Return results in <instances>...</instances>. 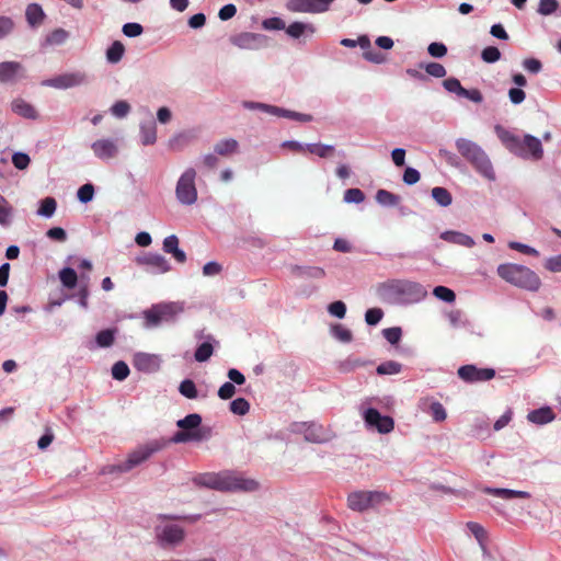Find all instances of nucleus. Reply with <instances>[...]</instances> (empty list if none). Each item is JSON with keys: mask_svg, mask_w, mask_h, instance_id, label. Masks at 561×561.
Wrapping results in <instances>:
<instances>
[{"mask_svg": "<svg viewBox=\"0 0 561 561\" xmlns=\"http://www.w3.org/2000/svg\"><path fill=\"white\" fill-rule=\"evenodd\" d=\"M179 391L187 399L197 398V389L193 380L185 379L180 383Z\"/></svg>", "mask_w": 561, "mask_h": 561, "instance_id": "40", "label": "nucleus"}, {"mask_svg": "<svg viewBox=\"0 0 561 561\" xmlns=\"http://www.w3.org/2000/svg\"><path fill=\"white\" fill-rule=\"evenodd\" d=\"M201 423H202V416L199 414L193 413V414L186 415L182 420H179L176 422V425L182 430H186L188 432L191 430V432H193V431L199 430L198 427H199Z\"/></svg>", "mask_w": 561, "mask_h": 561, "instance_id": "29", "label": "nucleus"}, {"mask_svg": "<svg viewBox=\"0 0 561 561\" xmlns=\"http://www.w3.org/2000/svg\"><path fill=\"white\" fill-rule=\"evenodd\" d=\"M433 294L436 298L446 302H454L456 299L455 293L445 286H436L433 290Z\"/></svg>", "mask_w": 561, "mask_h": 561, "instance_id": "46", "label": "nucleus"}, {"mask_svg": "<svg viewBox=\"0 0 561 561\" xmlns=\"http://www.w3.org/2000/svg\"><path fill=\"white\" fill-rule=\"evenodd\" d=\"M85 81V75L83 72H69L56 76L54 78L43 81V85L55 89H69L78 87Z\"/></svg>", "mask_w": 561, "mask_h": 561, "instance_id": "10", "label": "nucleus"}, {"mask_svg": "<svg viewBox=\"0 0 561 561\" xmlns=\"http://www.w3.org/2000/svg\"><path fill=\"white\" fill-rule=\"evenodd\" d=\"M427 75L434 78H443L446 76V69L442 64L438 62H428L424 67Z\"/></svg>", "mask_w": 561, "mask_h": 561, "instance_id": "53", "label": "nucleus"}, {"mask_svg": "<svg viewBox=\"0 0 561 561\" xmlns=\"http://www.w3.org/2000/svg\"><path fill=\"white\" fill-rule=\"evenodd\" d=\"M130 111V106L126 101H117L111 108V112L116 117H125Z\"/></svg>", "mask_w": 561, "mask_h": 561, "instance_id": "59", "label": "nucleus"}, {"mask_svg": "<svg viewBox=\"0 0 561 561\" xmlns=\"http://www.w3.org/2000/svg\"><path fill=\"white\" fill-rule=\"evenodd\" d=\"M249 410H250V403L243 398L234 399L230 403V411L233 414L245 415L249 412Z\"/></svg>", "mask_w": 561, "mask_h": 561, "instance_id": "45", "label": "nucleus"}, {"mask_svg": "<svg viewBox=\"0 0 561 561\" xmlns=\"http://www.w3.org/2000/svg\"><path fill=\"white\" fill-rule=\"evenodd\" d=\"M12 111L25 118L35 119L37 117L34 106L21 99L13 101Z\"/></svg>", "mask_w": 561, "mask_h": 561, "instance_id": "23", "label": "nucleus"}, {"mask_svg": "<svg viewBox=\"0 0 561 561\" xmlns=\"http://www.w3.org/2000/svg\"><path fill=\"white\" fill-rule=\"evenodd\" d=\"M163 250L167 253H171L179 263L186 261L185 253L179 249V238L175 234H171L164 239Z\"/></svg>", "mask_w": 561, "mask_h": 561, "instance_id": "20", "label": "nucleus"}, {"mask_svg": "<svg viewBox=\"0 0 561 561\" xmlns=\"http://www.w3.org/2000/svg\"><path fill=\"white\" fill-rule=\"evenodd\" d=\"M138 265L149 266L153 272L167 273L171 266L168 260L158 253H147L136 259Z\"/></svg>", "mask_w": 561, "mask_h": 561, "instance_id": "17", "label": "nucleus"}, {"mask_svg": "<svg viewBox=\"0 0 561 561\" xmlns=\"http://www.w3.org/2000/svg\"><path fill=\"white\" fill-rule=\"evenodd\" d=\"M251 107L261 108L271 114L288 117V118H291V119H295L298 122H311L312 121V116L309 114L298 113V112H294V111H287V110L279 108L277 106L266 105V104H262V103H253V104H251Z\"/></svg>", "mask_w": 561, "mask_h": 561, "instance_id": "18", "label": "nucleus"}, {"mask_svg": "<svg viewBox=\"0 0 561 561\" xmlns=\"http://www.w3.org/2000/svg\"><path fill=\"white\" fill-rule=\"evenodd\" d=\"M26 20L30 25L36 26L41 24L45 18V13L41 5L32 3L26 8Z\"/></svg>", "mask_w": 561, "mask_h": 561, "instance_id": "26", "label": "nucleus"}, {"mask_svg": "<svg viewBox=\"0 0 561 561\" xmlns=\"http://www.w3.org/2000/svg\"><path fill=\"white\" fill-rule=\"evenodd\" d=\"M393 288L400 293H414L416 295H424L422 286L412 282L397 283Z\"/></svg>", "mask_w": 561, "mask_h": 561, "instance_id": "43", "label": "nucleus"}, {"mask_svg": "<svg viewBox=\"0 0 561 561\" xmlns=\"http://www.w3.org/2000/svg\"><path fill=\"white\" fill-rule=\"evenodd\" d=\"M115 331L111 329L102 330L96 334V343L100 347H108L114 343Z\"/></svg>", "mask_w": 561, "mask_h": 561, "instance_id": "39", "label": "nucleus"}, {"mask_svg": "<svg viewBox=\"0 0 561 561\" xmlns=\"http://www.w3.org/2000/svg\"><path fill=\"white\" fill-rule=\"evenodd\" d=\"M456 148L458 152L471 163V165L488 180H494L495 173L492 163L483 151V149L476 142L466 139L458 138L456 140Z\"/></svg>", "mask_w": 561, "mask_h": 561, "instance_id": "4", "label": "nucleus"}, {"mask_svg": "<svg viewBox=\"0 0 561 561\" xmlns=\"http://www.w3.org/2000/svg\"><path fill=\"white\" fill-rule=\"evenodd\" d=\"M12 215V207L9 202L0 195V225L7 226L10 224Z\"/></svg>", "mask_w": 561, "mask_h": 561, "instance_id": "44", "label": "nucleus"}, {"mask_svg": "<svg viewBox=\"0 0 561 561\" xmlns=\"http://www.w3.org/2000/svg\"><path fill=\"white\" fill-rule=\"evenodd\" d=\"M157 140V130L153 125L146 127H141V142L142 145H152Z\"/></svg>", "mask_w": 561, "mask_h": 561, "instance_id": "51", "label": "nucleus"}, {"mask_svg": "<svg viewBox=\"0 0 561 561\" xmlns=\"http://www.w3.org/2000/svg\"><path fill=\"white\" fill-rule=\"evenodd\" d=\"M133 364L137 370L151 374L160 369L161 358L154 354L137 353L134 356Z\"/></svg>", "mask_w": 561, "mask_h": 561, "instance_id": "14", "label": "nucleus"}, {"mask_svg": "<svg viewBox=\"0 0 561 561\" xmlns=\"http://www.w3.org/2000/svg\"><path fill=\"white\" fill-rule=\"evenodd\" d=\"M365 422L373 427H376L379 433H390L394 427V422L390 416H383L378 410L369 408L364 414Z\"/></svg>", "mask_w": 561, "mask_h": 561, "instance_id": "12", "label": "nucleus"}, {"mask_svg": "<svg viewBox=\"0 0 561 561\" xmlns=\"http://www.w3.org/2000/svg\"><path fill=\"white\" fill-rule=\"evenodd\" d=\"M497 136L503 145L517 157L523 159H531L535 161L543 157V148L540 139L531 135H524L523 138L512 134L511 131L497 128Z\"/></svg>", "mask_w": 561, "mask_h": 561, "instance_id": "2", "label": "nucleus"}, {"mask_svg": "<svg viewBox=\"0 0 561 561\" xmlns=\"http://www.w3.org/2000/svg\"><path fill=\"white\" fill-rule=\"evenodd\" d=\"M427 51L434 58H442L447 54V47L443 43L434 42L428 45Z\"/></svg>", "mask_w": 561, "mask_h": 561, "instance_id": "57", "label": "nucleus"}, {"mask_svg": "<svg viewBox=\"0 0 561 561\" xmlns=\"http://www.w3.org/2000/svg\"><path fill=\"white\" fill-rule=\"evenodd\" d=\"M128 375H129V367L125 362L118 360L113 365L112 376L114 379L122 381V380L126 379L128 377Z\"/></svg>", "mask_w": 561, "mask_h": 561, "instance_id": "42", "label": "nucleus"}, {"mask_svg": "<svg viewBox=\"0 0 561 561\" xmlns=\"http://www.w3.org/2000/svg\"><path fill=\"white\" fill-rule=\"evenodd\" d=\"M442 238L467 248H471L474 245L473 239L461 232L448 231L443 233Z\"/></svg>", "mask_w": 561, "mask_h": 561, "instance_id": "27", "label": "nucleus"}, {"mask_svg": "<svg viewBox=\"0 0 561 561\" xmlns=\"http://www.w3.org/2000/svg\"><path fill=\"white\" fill-rule=\"evenodd\" d=\"M430 409H431V415H432L434 421L442 422V421H444L446 419L447 413H446V410H445V408L443 407L442 403L433 402L431 404Z\"/></svg>", "mask_w": 561, "mask_h": 561, "instance_id": "58", "label": "nucleus"}, {"mask_svg": "<svg viewBox=\"0 0 561 561\" xmlns=\"http://www.w3.org/2000/svg\"><path fill=\"white\" fill-rule=\"evenodd\" d=\"M383 317V311L380 308H370L365 313V321L369 325H376Z\"/></svg>", "mask_w": 561, "mask_h": 561, "instance_id": "55", "label": "nucleus"}, {"mask_svg": "<svg viewBox=\"0 0 561 561\" xmlns=\"http://www.w3.org/2000/svg\"><path fill=\"white\" fill-rule=\"evenodd\" d=\"M57 203L53 197H46L42 201L41 207L38 208V215L44 217H51L56 210Z\"/></svg>", "mask_w": 561, "mask_h": 561, "instance_id": "41", "label": "nucleus"}, {"mask_svg": "<svg viewBox=\"0 0 561 561\" xmlns=\"http://www.w3.org/2000/svg\"><path fill=\"white\" fill-rule=\"evenodd\" d=\"M481 57L488 64L496 62L501 58V51L495 46H488L482 50Z\"/></svg>", "mask_w": 561, "mask_h": 561, "instance_id": "48", "label": "nucleus"}, {"mask_svg": "<svg viewBox=\"0 0 561 561\" xmlns=\"http://www.w3.org/2000/svg\"><path fill=\"white\" fill-rule=\"evenodd\" d=\"M385 339L392 345L399 343L402 331L399 327L388 328L382 331Z\"/></svg>", "mask_w": 561, "mask_h": 561, "instance_id": "56", "label": "nucleus"}, {"mask_svg": "<svg viewBox=\"0 0 561 561\" xmlns=\"http://www.w3.org/2000/svg\"><path fill=\"white\" fill-rule=\"evenodd\" d=\"M335 0H289L287 9L291 12L322 13L329 10Z\"/></svg>", "mask_w": 561, "mask_h": 561, "instance_id": "9", "label": "nucleus"}, {"mask_svg": "<svg viewBox=\"0 0 561 561\" xmlns=\"http://www.w3.org/2000/svg\"><path fill=\"white\" fill-rule=\"evenodd\" d=\"M175 311L172 305H158L145 311V320L147 327H157L163 321L173 318Z\"/></svg>", "mask_w": 561, "mask_h": 561, "instance_id": "11", "label": "nucleus"}, {"mask_svg": "<svg viewBox=\"0 0 561 561\" xmlns=\"http://www.w3.org/2000/svg\"><path fill=\"white\" fill-rule=\"evenodd\" d=\"M122 31L128 37H136L142 34L144 27L139 23H126Z\"/></svg>", "mask_w": 561, "mask_h": 561, "instance_id": "61", "label": "nucleus"}, {"mask_svg": "<svg viewBox=\"0 0 561 561\" xmlns=\"http://www.w3.org/2000/svg\"><path fill=\"white\" fill-rule=\"evenodd\" d=\"M316 31L312 24L294 22L286 27V33L293 38H299L305 32L313 33Z\"/></svg>", "mask_w": 561, "mask_h": 561, "instance_id": "30", "label": "nucleus"}, {"mask_svg": "<svg viewBox=\"0 0 561 561\" xmlns=\"http://www.w3.org/2000/svg\"><path fill=\"white\" fill-rule=\"evenodd\" d=\"M305 439L311 443H323L327 440V433L322 425L310 423L304 425Z\"/></svg>", "mask_w": 561, "mask_h": 561, "instance_id": "19", "label": "nucleus"}, {"mask_svg": "<svg viewBox=\"0 0 561 561\" xmlns=\"http://www.w3.org/2000/svg\"><path fill=\"white\" fill-rule=\"evenodd\" d=\"M203 439V435L201 434V430L188 432V431H180L174 434L171 438L173 443H185L188 440H201Z\"/></svg>", "mask_w": 561, "mask_h": 561, "instance_id": "36", "label": "nucleus"}, {"mask_svg": "<svg viewBox=\"0 0 561 561\" xmlns=\"http://www.w3.org/2000/svg\"><path fill=\"white\" fill-rule=\"evenodd\" d=\"M230 42L241 49L255 50L265 44V36L262 34L244 32L231 36Z\"/></svg>", "mask_w": 561, "mask_h": 561, "instance_id": "13", "label": "nucleus"}, {"mask_svg": "<svg viewBox=\"0 0 561 561\" xmlns=\"http://www.w3.org/2000/svg\"><path fill=\"white\" fill-rule=\"evenodd\" d=\"M376 201L385 206H396L400 202V196L386 190H378Z\"/></svg>", "mask_w": 561, "mask_h": 561, "instance_id": "35", "label": "nucleus"}, {"mask_svg": "<svg viewBox=\"0 0 561 561\" xmlns=\"http://www.w3.org/2000/svg\"><path fill=\"white\" fill-rule=\"evenodd\" d=\"M68 38V32L64 28L54 30L46 38L50 45H60Z\"/></svg>", "mask_w": 561, "mask_h": 561, "instance_id": "49", "label": "nucleus"}, {"mask_svg": "<svg viewBox=\"0 0 561 561\" xmlns=\"http://www.w3.org/2000/svg\"><path fill=\"white\" fill-rule=\"evenodd\" d=\"M365 199V194L359 188H348L344 193V201L359 204Z\"/></svg>", "mask_w": 561, "mask_h": 561, "instance_id": "54", "label": "nucleus"}, {"mask_svg": "<svg viewBox=\"0 0 561 561\" xmlns=\"http://www.w3.org/2000/svg\"><path fill=\"white\" fill-rule=\"evenodd\" d=\"M483 492L486 494L500 496L505 500H511V499H515V497H517V499H529L530 497V493H528L526 491H516V490H511V489L484 488Z\"/></svg>", "mask_w": 561, "mask_h": 561, "instance_id": "21", "label": "nucleus"}, {"mask_svg": "<svg viewBox=\"0 0 561 561\" xmlns=\"http://www.w3.org/2000/svg\"><path fill=\"white\" fill-rule=\"evenodd\" d=\"M444 88L450 92L455 93L458 96H461L463 92V87L461 85L460 81L457 78H448L443 81Z\"/></svg>", "mask_w": 561, "mask_h": 561, "instance_id": "50", "label": "nucleus"}, {"mask_svg": "<svg viewBox=\"0 0 561 561\" xmlns=\"http://www.w3.org/2000/svg\"><path fill=\"white\" fill-rule=\"evenodd\" d=\"M402 365L394 360H388L385 363H381L377 367V374L378 375H396L401 371Z\"/></svg>", "mask_w": 561, "mask_h": 561, "instance_id": "37", "label": "nucleus"}, {"mask_svg": "<svg viewBox=\"0 0 561 561\" xmlns=\"http://www.w3.org/2000/svg\"><path fill=\"white\" fill-rule=\"evenodd\" d=\"M157 537L162 543L178 545L184 539V529L175 524H168L157 529Z\"/></svg>", "mask_w": 561, "mask_h": 561, "instance_id": "16", "label": "nucleus"}, {"mask_svg": "<svg viewBox=\"0 0 561 561\" xmlns=\"http://www.w3.org/2000/svg\"><path fill=\"white\" fill-rule=\"evenodd\" d=\"M59 279L61 284L68 288L72 289L76 287L78 283V276L73 268L71 267H65L59 272Z\"/></svg>", "mask_w": 561, "mask_h": 561, "instance_id": "31", "label": "nucleus"}, {"mask_svg": "<svg viewBox=\"0 0 561 561\" xmlns=\"http://www.w3.org/2000/svg\"><path fill=\"white\" fill-rule=\"evenodd\" d=\"M432 197L443 207H447L453 203L451 194L445 187L436 186L432 188Z\"/></svg>", "mask_w": 561, "mask_h": 561, "instance_id": "32", "label": "nucleus"}, {"mask_svg": "<svg viewBox=\"0 0 561 561\" xmlns=\"http://www.w3.org/2000/svg\"><path fill=\"white\" fill-rule=\"evenodd\" d=\"M558 7V0H540L538 4V13L541 15H550L557 11Z\"/></svg>", "mask_w": 561, "mask_h": 561, "instance_id": "47", "label": "nucleus"}, {"mask_svg": "<svg viewBox=\"0 0 561 561\" xmlns=\"http://www.w3.org/2000/svg\"><path fill=\"white\" fill-rule=\"evenodd\" d=\"M447 319L453 328H466L470 325L468 319H466L461 310H451L447 313Z\"/></svg>", "mask_w": 561, "mask_h": 561, "instance_id": "34", "label": "nucleus"}, {"mask_svg": "<svg viewBox=\"0 0 561 561\" xmlns=\"http://www.w3.org/2000/svg\"><path fill=\"white\" fill-rule=\"evenodd\" d=\"M389 501V496L378 491H357L347 497L348 507L353 511L363 512L375 504Z\"/></svg>", "mask_w": 561, "mask_h": 561, "instance_id": "7", "label": "nucleus"}, {"mask_svg": "<svg viewBox=\"0 0 561 561\" xmlns=\"http://www.w3.org/2000/svg\"><path fill=\"white\" fill-rule=\"evenodd\" d=\"M125 53V46L122 42L115 41L106 50V59L111 64H117L122 60Z\"/></svg>", "mask_w": 561, "mask_h": 561, "instance_id": "28", "label": "nucleus"}, {"mask_svg": "<svg viewBox=\"0 0 561 561\" xmlns=\"http://www.w3.org/2000/svg\"><path fill=\"white\" fill-rule=\"evenodd\" d=\"M329 312L336 318H344L346 313V306L343 301L337 300L329 305Z\"/></svg>", "mask_w": 561, "mask_h": 561, "instance_id": "62", "label": "nucleus"}, {"mask_svg": "<svg viewBox=\"0 0 561 561\" xmlns=\"http://www.w3.org/2000/svg\"><path fill=\"white\" fill-rule=\"evenodd\" d=\"M239 144L236 139L229 138L218 141L214 150L219 156H230L238 151Z\"/></svg>", "mask_w": 561, "mask_h": 561, "instance_id": "24", "label": "nucleus"}, {"mask_svg": "<svg viewBox=\"0 0 561 561\" xmlns=\"http://www.w3.org/2000/svg\"><path fill=\"white\" fill-rule=\"evenodd\" d=\"M94 195V186L91 183L83 184L77 193L78 199L81 203H89Z\"/></svg>", "mask_w": 561, "mask_h": 561, "instance_id": "52", "label": "nucleus"}, {"mask_svg": "<svg viewBox=\"0 0 561 561\" xmlns=\"http://www.w3.org/2000/svg\"><path fill=\"white\" fill-rule=\"evenodd\" d=\"M94 156L101 160H110L118 153V146L115 140L102 138L91 145Z\"/></svg>", "mask_w": 561, "mask_h": 561, "instance_id": "15", "label": "nucleus"}, {"mask_svg": "<svg viewBox=\"0 0 561 561\" xmlns=\"http://www.w3.org/2000/svg\"><path fill=\"white\" fill-rule=\"evenodd\" d=\"M196 176V170L187 168L179 178L175 186V196L181 205L191 206L197 202Z\"/></svg>", "mask_w": 561, "mask_h": 561, "instance_id": "6", "label": "nucleus"}, {"mask_svg": "<svg viewBox=\"0 0 561 561\" xmlns=\"http://www.w3.org/2000/svg\"><path fill=\"white\" fill-rule=\"evenodd\" d=\"M21 65L15 61H4L0 64V81L8 82L14 78Z\"/></svg>", "mask_w": 561, "mask_h": 561, "instance_id": "25", "label": "nucleus"}, {"mask_svg": "<svg viewBox=\"0 0 561 561\" xmlns=\"http://www.w3.org/2000/svg\"><path fill=\"white\" fill-rule=\"evenodd\" d=\"M306 151L316 154L320 158H328L333 154L334 147L322 144H309L306 146Z\"/></svg>", "mask_w": 561, "mask_h": 561, "instance_id": "33", "label": "nucleus"}, {"mask_svg": "<svg viewBox=\"0 0 561 561\" xmlns=\"http://www.w3.org/2000/svg\"><path fill=\"white\" fill-rule=\"evenodd\" d=\"M213 352V345L209 342H204L196 348L194 357L197 362L203 363L210 358Z\"/></svg>", "mask_w": 561, "mask_h": 561, "instance_id": "38", "label": "nucleus"}, {"mask_svg": "<svg viewBox=\"0 0 561 561\" xmlns=\"http://www.w3.org/2000/svg\"><path fill=\"white\" fill-rule=\"evenodd\" d=\"M333 333L336 339L345 343L351 342L353 337L352 332L342 324L335 325L333 328Z\"/></svg>", "mask_w": 561, "mask_h": 561, "instance_id": "63", "label": "nucleus"}, {"mask_svg": "<svg viewBox=\"0 0 561 561\" xmlns=\"http://www.w3.org/2000/svg\"><path fill=\"white\" fill-rule=\"evenodd\" d=\"M31 162L30 157L23 152H16L12 156V163L19 170H24Z\"/></svg>", "mask_w": 561, "mask_h": 561, "instance_id": "60", "label": "nucleus"}, {"mask_svg": "<svg viewBox=\"0 0 561 561\" xmlns=\"http://www.w3.org/2000/svg\"><path fill=\"white\" fill-rule=\"evenodd\" d=\"M193 483L217 491H254L259 488V483L254 480L215 472L198 473L193 478Z\"/></svg>", "mask_w": 561, "mask_h": 561, "instance_id": "1", "label": "nucleus"}, {"mask_svg": "<svg viewBox=\"0 0 561 561\" xmlns=\"http://www.w3.org/2000/svg\"><path fill=\"white\" fill-rule=\"evenodd\" d=\"M497 274L505 282L530 291H537L540 288L541 280L538 275L529 267L505 263L497 267Z\"/></svg>", "mask_w": 561, "mask_h": 561, "instance_id": "3", "label": "nucleus"}, {"mask_svg": "<svg viewBox=\"0 0 561 561\" xmlns=\"http://www.w3.org/2000/svg\"><path fill=\"white\" fill-rule=\"evenodd\" d=\"M167 440H151L146 445L139 446L137 449L128 454L125 461L115 463L118 473H125L141 465L149 459L154 453L160 451L167 446Z\"/></svg>", "mask_w": 561, "mask_h": 561, "instance_id": "5", "label": "nucleus"}, {"mask_svg": "<svg viewBox=\"0 0 561 561\" xmlns=\"http://www.w3.org/2000/svg\"><path fill=\"white\" fill-rule=\"evenodd\" d=\"M263 27L265 30H276V31L285 30L286 31L285 22L280 18H270V19L264 20Z\"/></svg>", "mask_w": 561, "mask_h": 561, "instance_id": "64", "label": "nucleus"}, {"mask_svg": "<svg viewBox=\"0 0 561 561\" xmlns=\"http://www.w3.org/2000/svg\"><path fill=\"white\" fill-rule=\"evenodd\" d=\"M458 377L468 383L489 381L495 377L493 368H479L474 365H463L458 368Z\"/></svg>", "mask_w": 561, "mask_h": 561, "instance_id": "8", "label": "nucleus"}, {"mask_svg": "<svg viewBox=\"0 0 561 561\" xmlns=\"http://www.w3.org/2000/svg\"><path fill=\"white\" fill-rule=\"evenodd\" d=\"M528 420L536 424H547L554 420L556 415L551 408L545 407L537 410L531 411L528 414Z\"/></svg>", "mask_w": 561, "mask_h": 561, "instance_id": "22", "label": "nucleus"}]
</instances>
